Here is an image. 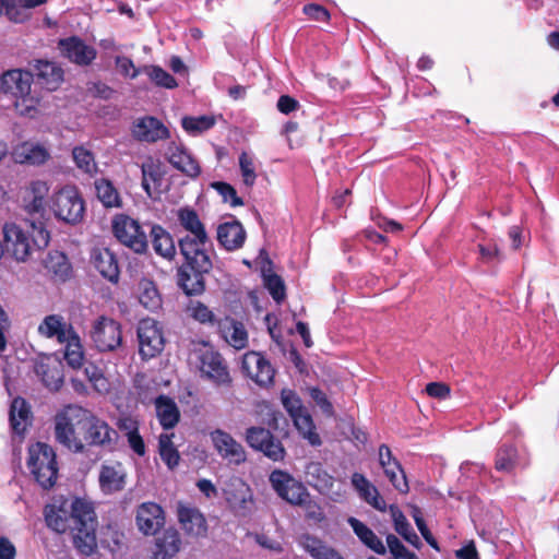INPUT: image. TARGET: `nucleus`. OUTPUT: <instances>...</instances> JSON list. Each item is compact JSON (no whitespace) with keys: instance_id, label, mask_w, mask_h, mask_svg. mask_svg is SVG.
I'll return each mask as SVG.
<instances>
[{"instance_id":"38","label":"nucleus","mask_w":559,"mask_h":559,"mask_svg":"<svg viewBox=\"0 0 559 559\" xmlns=\"http://www.w3.org/2000/svg\"><path fill=\"white\" fill-rule=\"evenodd\" d=\"M272 261L267 260V267H262V278L263 285L272 296V298L281 304L286 298V285L284 280L273 272L272 270Z\"/></svg>"},{"instance_id":"50","label":"nucleus","mask_w":559,"mask_h":559,"mask_svg":"<svg viewBox=\"0 0 559 559\" xmlns=\"http://www.w3.org/2000/svg\"><path fill=\"white\" fill-rule=\"evenodd\" d=\"M143 72L159 87L173 90L178 86L176 79L159 66H145Z\"/></svg>"},{"instance_id":"51","label":"nucleus","mask_w":559,"mask_h":559,"mask_svg":"<svg viewBox=\"0 0 559 559\" xmlns=\"http://www.w3.org/2000/svg\"><path fill=\"white\" fill-rule=\"evenodd\" d=\"M84 373L88 381L92 383L93 388L99 392H108L109 390V382L104 376L103 370L97 367L96 365L88 362L84 364Z\"/></svg>"},{"instance_id":"49","label":"nucleus","mask_w":559,"mask_h":559,"mask_svg":"<svg viewBox=\"0 0 559 559\" xmlns=\"http://www.w3.org/2000/svg\"><path fill=\"white\" fill-rule=\"evenodd\" d=\"M215 118L213 116H199L190 117L186 116L181 120V126L186 132L191 135L200 134L204 131L212 129L215 126Z\"/></svg>"},{"instance_id":"55","label":"nucleus","mask_w":559,"mask_h":559,"mask_svg":"<svg viewBox=\"0 0 559 559\" xmlns=\"http://www.w3.org/2000/svg\"><path fill=\"white\" fill-rule=\"evenodd\" d=\"M72 154L76 166L85 173H91L96 167L93 154L86 148L76 146Z\"/></svg>"},{"instance_id":"16","label":"nucleus","mask_w":559,"mask_h":559,"mask_svg":"<svg viewBox=\"0 0 559 559\" xmlns=\"http://www.w3.org/2000/svg\"><path fill=\"white\" fill-rule=\"evenodd\" d=\"M32 69L34 81L49 92L57 91L64 80L63 69L53 61L36 59Z\"/></svg>"},{"instance_id":"27","label":"nucleus","mask_w":559,"mask_h":559,"mask_svg":"<svg viewBox=\"0 0 559 559\" xmlns=\"http://www.w3.org/2000/svg\"><path fill=\"white\" fill-rule=\"evenodd\" d=\"M247 234L239 221L225 222L217 227V241L227 251L240 249Z\"/></svg>"},{"instance_id":"14","label":"nucleus","mask_w":559,"mask_h":559,"mask_svg":"<svg viewBox=\"0 0 559 559\" xmlns=\"http://www.w3.org/2000/svg\"><path fill=\"white\" fill-rule=\"evenodd\" d=\"M270 481L277 495L293 506L300 507L309 496L307 489L288 474L274 471L270 475Z\"/></svg>"},{"instance_id":"21","label":"nucleus","mask_w":559,"mask_h":559,"mask_svg":"<svg viewBox=\"0 0 559 559\" xmlns=\"http://www.w3.org/2000/svg\"><path fill=\"white\" fill-rule=\"evenodd\" d=\"M27 466L43 488L53 486L58 474L56 456H29Z\"/></svg>"},{"instance_id":"41","label":"nucleus","mask_w":559,"mask_h":559,"mask_svg":"<svg viewBox=\"0 0 559 559\" xmlns=\"http://www.w3.org/2000/svg\"><path fill=\"white\" fill-rule=\"evenodd\" d=\"M294 425L298 432L306 439L311 445H320L321 438L316 431V427L311 415L305 409L292 416Z\"/></svg>"},{"instance_id":"17","label":"nucleus","mask_w":559,"mask_h":559,"mask_svg":"<svg viewBox=\"0 0 559 559\" xmlns=\"http://www.w3.org/2000/svg\"><path fill=\"white\" fill-rule=\"evenodd\" d=\"M35 372L50 391H59L63 384V365L52 356L41 357L35 365Z\"/></svg>"},{"instance_id":"5","label":"nucleus","mask_w":559,"mask_h":559,"mask_svg":"<svg viewBox=\"0 0 559 559\" xmlns=\"http://www.w3.org/2000/svg\"><path fill=\"white\" fill-rule=\"evenodd\" d=\"M177 219L187 231V235L178 240L180 253L209 252L213 243L197 211L190 206L180 207L177 211Z\"/></svg>"},{"instance_id":"52","label":"nucleus","mask_w":559,"mask_h":559,"mask_svg":"<svg viewBox=\"0 0 559 559\" xmlns=\"http://www.w3.org/2000/svg\"><path fill=\"white\" fill-rule=\"evenodd\" d=\"M4 14L14 23H23L28 19L27 10L22 0H3Z\"/></svg>"},{"instance_id":"43","label":"nucleus","mask_w":559,"mask_h":559,"mask_svg":"<svg viewBox=\"0 0 559 559\" xmlns=\"http://www.w3.org/2000/svg\"><path fill=\"white\" fill-rule=\"evenodd\" d=\"M348 523L355 534L366 546L380 555L384 554V546L369 527H367L362 522L355 518H349Z\"/></svg>"},{"instance_id":"20","label":"nucleus","mask_w":559,"mask_h":559,"mask_svg":"<svg viewBox=\"0 0 559 559\" xmlns=\"http://www.w3.org/2000/svg\"><path fill=\"white\" fill-rule=\"evenodd\" d=\"M34 75L32 71L11 69L0 75V92L13 97L32 90Z\"/></svg>"},{"instance_id":"24","label":"nucleus","mask_w":559,"mask_h":559,"mask_svg":"<svg viewBox=\"0 0 559 559\" xmlns=\"http://www.w3.org/2000/svg\"><path fill=\"white\" fill-rule=\"evenodd\" d=\"M136 525L145 535H154L164 524V512L154 502L142 503L136 511Z\"/></svg>"},{"instance_id":"37","label":"nucleus","mask_w":559,"mask_h":559,"mask_svg":"<svg viewBox=\"0 0 559 559\" xmlns=\"http://www.w3.org/2000/svg\"><path fill=\"white\" fill-rule=\"evenodd\" d=\"M94 186L97 199L106 209L122 206V199L120 193L109 179H96Z\"/></svg>"},{"instance_id":"9","label":"nucleus","mask_w":559,"mask_h":559,"mask_svg":"<svg viewBox=\"0 0 559 559\" xmlns=\"http://www.w3.org/2000/svg\"><path fill=\"white\" fill-rule=\"evenodd\" d=\"M139 353L142 359L147 360L159 355L165 346L162 329L156 320L142 319L138 324Z\"/></svg>"},{"instance_id":"1","label":"nucleus","mask_w":559,"mask_h":559,"mask_svg":"<svg viewBox=\"0 0 559 559\" xmlns=\"http://www.w3.org/2000/svg\"><path fill=\"white\" fill-rule=\"evenodd\" d=\"M47 526L57 533L70 531L74 547L83 555H91L97 547L96 519L91 503L74 499L60 506L45 508Z\"/></svg>"},{"instance_id":"40","label":"nucleus","mask_w":559,"mask_h":559,"mask_svg":"<svg viewBox=\"0 0 559 559\" xmlns=\"http://www.w3.org/2000/svg\"><path fill=\"white\" fill-rule=\"evenodd\" d=\"M306 481L319 491L329 490L333 485V478L324 471L320 463L310 462L305 465Z\"/></svg>"},{"instance_id":"42","label":"nucleus","mask_w":559,"mask_h":559,"mask_svg":"<svg viewBox=\"0 0 559 559\" xmlns=\"http://www.w3.org/2000/svg\"><path fill=\"white\" fill-rule=\"evenodd\" d=\"M63 344H66L63 356L68 366L72 369L83 367L84 352L79 335L73 332Z\"/></svg>"},{"instance_id":"57","label":"nucleus","mask_w":559,"mask_h":559,"mask_svg":"<svg viewBox=\"0 0 559 559\" xmlns=\"http://www.w3.org/2000/svg\"><path fill=\"white\" fill-rule=\"evenodd\" d=\"M282 403L290 417L305 409L300 397L292 390L282 391Z\"/></svg>"},{"instance_id":"45","label":"nucleus","mask_w":559,"mask_h":559,"mask_svg":"<svg viewBox=\"0 0 559 559\" xmlns=\"http://www.w3.org/2000/svg\"><path fill=\"white\" fill-rule=\"evenodd\" d=\"M352 484L359 493L360 498H362L365 501H367L376 509L381 511L383 510V507L380 506V501L378 499L377 488L373 485H371L364 475L355 473L352 476Z\"/></svg>"},{"instance_id":"62","label":"nucleus","mask_w":559,"mask_h":559,"mask_svg":"<svg viewBox=\"0 0 559 559\" xmlns=\"http://www.w3.org/2000/svg\"><path fill=\"white\" fill-rule=\"evenodd\" d=\"M115 63L121 74H130L131 79H135L141 72H143V68L136 69L133 61L128 57L117 56L115 59Z\"/></svg>"},{"instance_id":"59","label":"nucleus","mask_w":559,"mask_h":559,"mask_svg":"<svg viewBox=\"0 0 559 559\" xmlns=\"http://www.w3.org/2000/svg\"><path fill=\"white\" fill-rule=\"evenodd\" d=\"M300 507L304 508L306 518L316 523H319L324 520L323 509L310 498V495L305 499V503H301Z\"/></svg>"},{"instance_id":"64","label":"nucleus","mask_w":559,"mask_h":559,"mask_svg":"<svg viewBox=\"0 0 559 559\" xmlns=\"http://www.w3.org/2000/svg\"><path fill=\"white\" fill-rule=\"evenodd\" d=\"M478 250L484 262H492L493 260L500 261L502 259L501 252L497 243H479Z\"/></svg>"},{"instance_id":"54","label":"nucleus","mask_w":559,"mask_h":559,"mask_svg":"<svg viewBox=\"0 0 559 559\" xmlns=\"http://www.w3.org/2000/svg\"><path fill=\"white\" fill-rule=\"evenodd\" d=\"M212 187L219 193L224 202H229L233 207L243 205V200L237 195L236 189L224 181H215Z\"/></svg>"},{"instance_id":"18","label":"nucleus","mask_w":559,"mask_h":559,"mask_svg":"<svg viewBox=\"0 0 559 559\" xmlns=\"http://www.w3.org/2000/svg\"><path fill=\"white\" fill-rule=\"evenodd\" d=\"M168 163L190 178H197L201 174L198 160L182 146L171 142L166 152Z\"/></svg>"},{"instance_id":"19","label":"nucleus","mask_w":559,"mask_h":559,"mask_svg":"<svg viewBox=\"0 0 559 559\" xmlns=\"http://www.w3.org/2000/svg\"><path fill=\"white\" fill-rule=\"evenodd\" d=\"M132 134L136 140L148 143L166 140L170 136L167 127L159 119L152 116L138 119L133 124Z\"/></svg>"},{"instance_id":"58","label":"nucleus","mask_w":559,"mask_h":559,"mask_svg":"<svg viewBox=\"0 0 559 559\" xmlns=\"http://www.w3.org/2000/svg\"><path fill=\"white\" fill-rule=\"evenodd\" d=\"M304 13L313 21L328 23L331 19L330 12L323 5L309 3L302 9Z\"/></svg>"},{"instance_id":"46","label":"nucleus","mask_w":559,"mask_h":559,"mask_svg":"<svg viewBox=\"0 0 559 559\" xmlns=\"http://www.w3.org/2000/svg\"><path fill=\"white\" fill-rule=\"evenodd\" d=\"M302 546L314 559H344L335 549L316 537L305 536Z\"/></svg>"},{"instance_id":"6","label":"nucleus","mask_w":559,"mask_h":559,"mask_svg":"<svg viewBox=\"0 0 559 559\" xmlns=\"http://www.w3.org/2000/svg\"><path fill=\"white\" fill-rule=\"evenodd\" d=\"M51 209L58 219L72 225L82 222L85 213L84 200L74 186H66L57 191Z\"/></svg>"},{"instance_id":"25","label":"nucleus","mask_w":559,"mask_h":559,"mask_svg":"<svg viewBox=\"0 0 559 559\" xmlns=\"http://www.w3.org/2000/svg\"><path fill=\"white\" fill-rule=\"evenodd\" d=\"M227 502L233 509L245 514L252 504V493L249 486L242 479L235 477L229 480L224 489Z\"/></svg>"},{"instance_id":"39","label":"nucleus","mask_w":559,"mask_h":559,"mask_svg":"<svg viewBox=\"0 0 559 559\" xmlns=\"http://www.w3.org/2000/svg\"><path fill=\"white\" fill-rule=\"evenodd\" d=\"M389 509L396 533L401 535L407 543L418 548L421 545L420 539L411 527V524L406 520L403 512L395 504H391Z\"/></svg>"},{"instance_id":"8","label":"nucleus","mask_w":559,"mask_h":559,"mask_svg":"<svg viewBox=\"0 0 559 559\" xmlns=\"http://www.w3.org/2000/svg\"><path fill=\"white\" fill-rule=\"evenodd\" d=\"M112 233L120 243L138 254L146 253L148 240L145 231L136 219L129 215L118 214L112 219Z\"/></svg>"},{"instance_id":"4","label":"nucleus","mask_w":559,"mask_h":559,"mask_svg":"<svg viewBox=\"0 0 559 559\" xmlns=\"http://www.w3.org/2000/svg\"><path fill=\"white\" fill-rule=\"evenodd\" d=\"M182 264L177 269V285L187 296H199L205 290V278L213 267L210 252L181 253Z\"/></svg>"},{"instance_id":"11","label":"nucleus","mask_w":559,"mask_h":559,"mask_svg":"<svg viewBox=\"0 0 559 559\" xmlns=\"http://www.w3.org/2000/svg\"><path fill=\"white\" fill-rule=\"evenodd\" d=\"M91 337L99 352H112L122 343L121 325L111 318L100 317L93 325Z\"/></svg>"},{"instance_id":"44","label":"nucleus","mask_w":559,"mask_h":559,"mask_svg":"<svg viewBox=\"0 0 559 559\" xmlns=\"http://www.w3.org/2000/svg\"><path fill=\"white\" fill-rule=\"evenodd\" d=\"M139 301L146 309L153 311L160 307L162 299L153 281L143 278L139 283Z\"/></svg>"},{"instance_id":"35","label":"nucleus","mask_w":559,"mask_h":559,"mask_svg":"<svg viewBox=\"0 0 559 559\" xmlns=\"http://www.w3.org/2000/svg\"><path fill=\"white\" fill-rule=\"evenodd\" d=\"M126 471L120 463L106 464L102 467L99 483L107 492L121 490L124 485Z\"/></svg>"},{"instance_id":"23","label":"nucleus","mask_w":559,"mask_h":559,"mask_svg":"<svg viewBox=\"0 0 559 559\" xmlns=\"http://www.w3.org/2000/svg\"><path fill=\"white\" fill-rule=\"evenodd\" d=\"M91 261L100 275L112 284H117L120 276L118 259L108 248H95Z\"/></svg>"},{"instance_id":"56","label":"nucleus","mask_w":559,"mask_h":559,"mask_svg":"<svg viewBox=\"0 0 559 559\" xmlns=\"http://www.w3.org/2000/svg\"><path fill=\"white\" fill-rule=\"evenodd\" d=\"M386 546L394 559H417V556L406 549L395 535H386Z\"/></svg>"},{"instance_id":"3","label":"nucleus","mask_w":559,"mask_h":559,"mask_svg":"<svg viewBox=\"0 0 559 559\" xmlns=\"http://www.w3.org/2000/svg\"><path fill=\"white\" fill-rule=\"evenodd\" d=\"M26 229L16 224H5L3 227L2 251L12 255L16 261L24 262L33 251L48 247L50 234L43 221L25 219Z\"/></svg>"},{"instance_id":"48","label":"nucleus","mask_w":559,"mask_h":559,"mask_svg":"<svg viewBox=\"0 0 559 559\" xmlns=\"http://www.w3.org/2000/svg\"><path fill=\"white\" fill-rule=\"evenodd\" d=\"M212 440L219 454H245L242 445L223 430L212 432Z\"/></svg>"},{"instance_id":"13","label":"nucleus","mask_w":559,"mask_h":559,"mask_svg":"<svg viewBox=\"0 0 559 559\" xmlns=\"http://www.w3.org/2000/svg\"><path fill=\"white\" fill-rule=\"evenodd\" d=\"M34 415L31 405L21 396L12 400L9 411V423L14 443L25 440L28 428L33 425Z\"/></svg>"},{"instance_id":"33","label":"nucleus","mask_w":559,"mask_h":559,"mask_svg":"<svg viewBox=\"0 0 559 559\" xmlns=\"http://www.w3.org/2000/svg\"><path fill=\"white\" fill-rule=\"evenodd\" d=\"M44 266L51 276L59 282H66L72 272L68 257L60 251H50L44 260Z\"/></svg>"},{"instance_id":"47","label":"nucleus","mask_w":559,"mask_h":559,"mask_svg":"<svg viewBox=\"0 0 559 559\" xmlns=\"http://www.w3.org/2000/svg\"><path fill=\"white\" fill-rule=\"evenodd\" d=\"M14 98V108L20 116L35 118L39 114L40 99L38 96L32 94V90Z\"/></svg>"},{"instance_id":"26","label":"nucleus","mask_w":559,"mask_h":559,"mask_svg":"<svg viewBox=\"0 0 559 559\" xmlns=\"http://www.w3.org/2000/svg\"><path fill=\"white\" fill-rule=\"evenodd\" d=\"M150 240L154 252L160 258L173 261L177 249L173 235L159 224H151Z\"/></svg>"},{"instance_id":"2","label":"nucleus","mask_w":559,"mask_h":559,"mask_svg":"<svg viewBox=\"0 0 559 559\" xmlns=\"http://www.w3.org/2000/svg\"><path fill=\"white\" fill-rule=\"evenodd\" d=\"M83 438H78L70 418L60 414L56 416L55 436L59 443L69 451L80 452L84 445L100 447L107 451H115L119 435L105 420L91 416L79 421Z\"/></svg>"},{"instance_id":"32","label":"nucleus","mask_w":559,"mask_h":559,"mask_svg":"<svg viewBox=\"0 0 559 559\" xmlns=\"http://www.w3.org/2000/svg\"><path fill=\"white\" fill-rule=\"evenodd\" d=\"M154 403L162 427L164 429L174 428L180 419V412L176 402L169 396L160 394L155 399Z\"/></svg>"},{"instance_id":"7","label":"nucleus","mask_w":559,"mask_h":559,"mask_svg":"<svg viewBox=\"0 0 559 559\" xmlns=\"http://www.w3.org/2000/svg\"><path fill=\"white\" fill-rule=\"evenodd\" d=\"M195 364L202 377L217 385L230 384L231 377L223 356L212 346L203 344L194 350Z\"/></svg>"},{"instance_id":"53","label":"nucleus","mask_w":559,"mask_h":559,"mask_svg":"<svg viewBox=\"0 0 559 559\" xmlns=\"http://www.w3.org/2000/svg\"><path fill=\"white\" fill-rule=\"evenodd\" d=\"M239 168L242 176L243 183L247 187H252L257 179L255 167L253 157L247 152L239 155Z\"/></svg>"},{"instance_id":"30","label":"nucleus","mask_w":559,"mask_h":559,"mask_svg":"<svg viewBox=\"0 0 559 559\" xmlns=\"http://www.w3.org/2000/svg\"><path fill=\"white\" fill-rule=\"evenodd\" d=\"M71 325L67 326L63 318L58 314H49L44 318L38 326V333L45 337H56L60 344H63L73 333Z\"/></svg>"},{"instance_id":"28","label":"nucleus","mask_w":559,"mask_h":559,"mask_svg":"<svg viewBox=\"0 0 559 559\" xmlns=\"http://www.w3.org/2000/svg\"><path fill=\"white\" fill-rule=\"evenodd\" d=\"M177 515L187 534L192 536L205 535L207 530L206 521L197 508L179 502L177 504Z\"/></svg>"},{"instance_id":"60","label":"nucleus","mask_w":559,"mask_h":559,"mask_svg":"<svg viewBox=\"0 0 559 559\" xmlns=\"http://www.w3.org/2000/svg\"><path fill=\"white\" fill-rule=\"evenodd\" d=\"M386 477H389L393 487L401 493H406L408 491L406 475L399 465H396V471L386 469Z\"/></svg>"},{"instance_id":"10","label":"nucleus","mask_w":559,"mask_h":559,"mask_svg":"<svg viewBox=\"0 0 559 559\" xmlns=\"http://www.w3.org/2000/svg\"><path fill=\"white\" fill-rule=\"evenodd\" d=\"M241 369L248 378L261 388H269L274 383L276 370L260 352H247L242 357Z\"/></svg>"},{"instance_id":"36","label":"nucleus","mask_w":559,"mask_h":559,"mask_svg":"<svg viewBox=\"0 0 559 559\" xmlns=\"http://www.w3.org/2000/svg\"><path fill=\"white\" fill-rule=\"evenodd\" d=\"M142 187L146 194L152 198L154 193H158L162 181L164 178V171L159 164L150 162L142 164Z\"/></svg>"},{"instance_id":"29","label":"nucleus","mask_w":559,"mask_h":559,"mask_svg":"<svg viewBox=\"0 0 559 559\" xmlns=\"http://www.w3.org/2000/svg\"><path fill=\"white\" fill-rule=\"evenodd\" d=\"M223 338L234 348L242 349L248 344V333L245 325L231 318H225L218 323Z\"/></svg>"},{"instance_id":"12","label":"nucleus","mask_w":559,"mask_h":559,"mask_svg":"<svg viewBox=\"0 0 559 559\" xmlns=\"http://www.w3.org/2000/svg\"><path fill=\"white\" fill-rule=\"evenodd\" d=\"M60 56L80 67H87L97 57V50L79 37L70 36L58 40Z\"/></svg>"},{"instance_id":"61","label":"nucleus","mask_w":559,"mask_h":559,"mask_svg":"<svg viewBox=\"0 0 559 559\" xmlns=\"http://www.w3.org/2000/svg\"><path fill=\"white\" fill-rule=\"evenodd\" d=\"M413 518L415 520V523H416L420 534L425 538V540L431 547H433L435 549L439 550V546H438V543H437L436 538L432 536L431 532L427 527V525H426V523H425V521H424V519L421 516V513H420L419 509L416 508V507L414 508Z\"/></svg>"},{"instance_id":"15","label":"nucleus","mask_w":559,"mask_h":559,"mask_svg":"<svg viewBox=\"0 0 559 559\" xmlns=\"http://www.w3.org/2000/svg\"><path fill=\"white\" fill-rule=\"evenodd\" d=\"M49 192L47 182L43 180H35L26 187L23 195V207L24 211L29 215L28 221H41L45 206L46 198Z\"/></svg>"},{"instance_id":"22","label":"nucleus","mask_w":559,"mask_h":559,"mask_svg":"<svg viewBox=\"0 0 559 559\" xmlns=\"http://www.w3.org/2000/svg\"><path fill=\"white\" fill-rule=\"evenodd\" d=\"M246 440L253 450L260 451L262 454H285L281 442L263 427L248 428Z\"/></svg>"},{"instance_id":"63","label":"nucleus","mask_w":559,"mask_h":559,"mask_svg":"<svg viewBox=\"0 0 559 559\" xmlns=\"http://www.w3.org/2000/svg\"><path fill=\"white\" fill-rule=\"evenodd\" d=\"M192 317L201 323H215V316L204 304L197 301L192 308Z\"/></svg>"},{"instance_id":"31","label":"nucleus","mask_w":559,"mask_h":559,"mask_svg":"<svg viewBox=\"0 0 559 559\" xmlns=\"http://www.w3.org/2000/svg\"><path fill=\"white\" fill-rule=\"evenodd\" d=\"M180 546L178 531L168 528L155 538L154 559H171L180 550Z\"/></svg>"},{"instance_id":"34","label":"nucleus","mask_w":559,"mask_h":559,"mask_svg":"<svg viewBox=\"0 0 559 559\" xmlns=\"http://www.w3.org/2000/svg\"><path fill=\"white\" fill-rule=\"evenodd\" d=\"M13 156L20 164L41 165L49 158V153L38 144L24 142L14 150Z\"/></svg>"}]
</instances>
